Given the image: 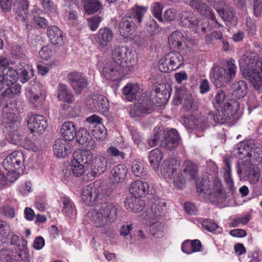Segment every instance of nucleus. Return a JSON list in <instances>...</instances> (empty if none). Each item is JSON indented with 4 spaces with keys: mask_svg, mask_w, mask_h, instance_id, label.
Segmentation results:
<instances>
[{
    "mask_svg": "<svg viewBox=\"0 0 262 262\" xmlns=\"http://www.w3.org/2000/svg\"><path fill=\"white\" fill-rule=\"evenodd\" d=\"M255 53L246 52L239 61L245 78L252 84L254 89L262 91V62L257 61Z\"/></svg>",
    "mask_w": 262,
    "mask_h": 262,
    "instance_id": "1",
    "label": "nucleus"
},
{
    "mask_svg": "<svg viewBox=\"0 0 262 262\" xmlns=\"http://www.w3.org/2000/svg\"><path fill=\"white\" fill-rule=\"evenodd\" d=\"M118 207L111 203H102L98 209L89 211L85 216L88 222L94 227L106 231L117 217Z\"/></svg>",
    "mask_w": 262,
    "mask_h": 262,
    "instance_id": "2",
    "label": "nucleus"
},
{
    "mask_svg": "<svg viewBox=\"0 0 262 262\" xmlns=\"http://www.w3.org/2000/svg\"><path fill=\"white\" fill-rule=\"evenodd\" d=\"M147 10V7L142 6H135L128 10L119 24V31L121 35L124 37L131 35L141 23Z\"/></svg>",
    "mask_w": 262,
    "mask_h": 262,
    "instance_id": "3",
    "label": "nucleus"
},
{
    "mask_svg": "<svg viewBox=\"0 0 262 262\" xmlns=\"http://www.w3.org/2000/svg\"><path fill=\"white\" fill-rule=\"evenodd\" d=\"M196 190L199 195L206 197L208 196L212 202H219L224 198V193L221 181L215 179L212 181L203 179L197 181Z\"/></svg>",
    "mask_w": 262,
    "mask_h": 262,
    "instance_id": "4",
    "label": "nucleus"
},
{
    "mask_svg": "<svg viewBox=\"0 0 262 262\" xmlns=\"http://www.w3.org/2000/svg\"><path fill=\"white\" fill-rule=\"evenodd\" d=\"M236 70L235 64L231 60L224 67L215 66L212 69V81L216 86H222L234 78Z\"/></svg>",
    "mask_w": 262,
    "mask_h": 262,
    "instance_id": "5",
    "label": "nucleus"
},
{
    "mask_svg": "<svg viewBox=\"0 0 262 262\" xmlns=\"http://www.w3.org/2000/svg\"><path fill=\"white\" fill-rule=\"evenodd\" d=\"M133 70V66L125 67L115 61L110 60L104 64L102 74L106 79L115 81L121 79Z\"/></svg>",
    "mask_w": 262,
    "mask_h": 262,
    "instance_id": "6",
    "label": "nucleus"
},
{
    "mask_svg": "<svg viewBox=\"0 0 262 262\" xmlns=\"http://www.w3.org/2000/svg\"><path fill=\"white\" fill-rule=\"evenodd\" d=\"M239 108L238 102L233 101L232 103L227 102L224 104L223 107L216 108L214 113H208V119H213L216 123L223 124L230 120Z\"/></svg>",
    "mask_w": 262,
    "mask_h": 262,
    "instance_id": "7",
    "label": "nucleus"
},
{
    "mask_svg": "<svg viewBox=\"0 0 262 262\" xmlns=\"http://www.w3.org/2000/svg\"><path fill=\"white\" fill-rule=\"evenodd\" d=\"M92 159V154L88 150H78L73 153V159L69 166L72 171V174L75 177L81 176L86 169L84 165L88 164Z\"/></svg>",
    "mask_w": 262,
    "mask_h": 262,
    "instance_id": "8",
    "label": "nucleus"
},
{
    "mask_svg": "<svg viewBox=\"0 0 262 262\" xmlns=\"http://www.w3.org/2000/svg\"><path fill=\"white\" fill-rule=\"evenodd\" d=\"M155 104V100L150 93H143L139 96L134 107L130 110V115L132 117H135L140 116L143 114H149Z\"/></svg>",
    "mask_w": 262,
    "mask_h": 262,
    "instance_id": "9",
    "label": "nucleus"
},
{
    "mask_svg": "<svg viewBox=\"0 0 262 262\" xmlns=\"http://www.w3.org/2000/svg\"><path fill=\"white\" fill-rule=\"evenodd\" d=\"M86 168L88 180H93L95 178L104 173L107 169V159L103 156H97L88 163Z\"/></svg>",
    "mask_w": 262,
    "mask_h": 262,
    "instance_id": "10",
    "label": "nucleus"
},
{
    "mask_svg": "<svg viewBox=\"0 0 262 262\" xmlns=\"http://www.w3.org/2000/svg\"><path fill=\"white\" fill-rule=\"evenodd\" d=\"M85 104L88 108L93 112L104 113L109 108L107 99L104 96L98 95H91L85 100Z\"/></svg>",
    "mask_w": 262,
    "mask_h": 262,
    "instance_id": "11",
    "label": "nucleus"
},
{
    "mask_svg": "<svg viewBox=\"0 0 262 262\" xmlns=\"http://www.w3.org/2000/svg\"><path fill=\"white\" fill-rule=\"evenodd\" d=\"M25 94L29 101L35 107L41 106L46 97L44 89L39 83L27 88Z\"/></svg>",
    "mask_w": 262,
    "mask_h": 262,
    "instance_id": "12",
    "label": "nucleus"
},
{
    "mask_svg": "<svg viewBox=\"0 0 262 262\" xmlns=\"http://www.w3.org/2000/svg\"><path fill=\"white\" fill-rule=\"evenodd\" d=\"M112 61L126 66H133L131 60L133 58L132 51L127 47L117 46L112 51Z\"/></svg>",
    "mask_w": 262,
    "mask_h": 262,
    "instance_id": "13",
    "label": "nucleus"
},
{
    "mask_svg": "<svg viewBox=\"0 0 262 262\" xmlns=\"http://www.w3.org/2000/svg\"><path fill=\"white\" fill-rule=\"evenodd\" d=\"M101 196V189L93 185H89L82 188L81 198L85 205H93L97 203Z\"/></svg>",
    "mask_w": 262,
    "mask_h": 262,
    "instance_id": "14",
    "label": "nucleus"
},
{
    "mask_svg": "<svg viewBox=\"0 0 262 262\" xmlns=\"http://www.w3.org/2000/svg\"><path fill=\"white\" fill-rule=\"evenodd\" d=\"M25 161L24 154L20 151H15L9 155L3 163L4 168L7 170H18Z\"/></svg>",
    "mask_w": 262,
    "mask_h": 262,
    "instance_id": "15",
    "label": "nucleus"
},
{
    "mask_svg": "<svg viewBox=\"0 0 262 262\" xmlns=\"http://www.w3.org/2000/svg\"><path fill=\"white\" fill-rule=\"evenodd\" d=\"M89 123L93 136L98 140H103L106 136L104 126L101 123L102 119L98 116L93 115L86 119Z\"/></svg>",
    "mask_w": 262,
    "mask_h": 262,
    "instance_id": "16",
    "label": "nucleus"
},
{
    "mask_svg": "<svg viewBox=\"0 0 262 262\" xmlns=\"http://www.w3.org/2000/svg\"><path fill=\"white\" fill-rule=\"evenodd\" d=\"M214 7L223 20L233 23L236 21L237 17L235 12L229 4L223 1H219L215 3Z\"/></svg>",
    "mask_w": 262,
    "mask_h": 262,
    "instance_id": "17",
    "label": "nucleus"
},
{
    "mask_svg": "<svg viewBox=\"0 0 262 262\" xmlns=\"http://www.w3.org/2000/svg\"><path fill=\"white\" fill-rule=\"evenodd\" d=\"M28 128L32 133H36L42 134L47 126V121L42 115H32L28 121Z\"/></svg>",
    "mask_w": 262,
    "mask_h": 262,
    "instance_id": "18",
    "label": "nucleus"
},
{
    "mask_svg": "<svg viewBox=\"0 0 262 262\" xmlns=\"http://www.w3.org/2000/svg\"><path fill=\"white\" fill-rule=\"evenodd\" d=\"M70 84L76 95H80L86 88L88 80L84 75L80 73L75 72L68 75Z\"/></svg>",
    "mask_w": 262,
    "mask_h": 262,
    "instance_id": "19",
    "label": "nucleus"
},
{
    "mask_svg": "<svg viewBox=\"0 0 262 262\" xmlns=\"http://www.w3.org/2000/svg\"><path fill=\"white\" fill-rule=\"evenodd\" d=\"M162 139V146L168 149L176 148L179 143L178 132L174 128L168 130L166 132L164 131Z\"/></svg>",
    "mask_w": 262,
    "mask_h": 262,
    "instance_id": "20",
    "label": "nucleus"
},
{
    "mask_svg": "<svg viewBox=\"0 0 262 262\" xmlns=\"http://www.w3.org/2000/svg\"><path fill=\"white\" fill-rule=\"evenodd\" d=\"M183 166L184 177L180 178H174L173 181L176 184L178 183L183 184L185 181V178L188 180H194L196 178L198 170V167L195 164L190 161H186L184 162Z\"/></svg>",
    "mask_w": 262,
    "mask_h": 262,
    "instance_id": "21",
    "label": "nucleus"
},
{
    "mask_svg": "<svg viewBox=\"0 0 262 262\" xmlns=\"http://www.w3.org/2000/svg\"><path fill=\"white\" fill-rule=\"evenodd\" d=\"M54 155L59 158H64L71 152V144L70 141L62 138L57 139L53 145Z\"/></svg>",
    "mask_w": 262,
    "mask_h": 262,
    "instance_id": "22",
    "label": "nucleus"
},
{
    "mask_svg": "<svg viewBox=\"0 0 262 262\" xmlns=\"http://www.w3.org/2000/svg\"><path fill=\"white\" fill-rule=\"evenodd\" d=\"M253 148L252 140L242 141L235 146L233 154L237 158L242 159L246 157H251L252 155L250 152Z\"/></svg>",
    "mask_w": 262,
    "mask_h": 262,
    "instance_id": "23",
    "label": "nucleus"
},
{
    "mask_svg": "<svg viewBox=\"0 0 262 262\" xmlns=\"http://www.w3.org/2000/svg\"><path fill=\"white\" fill-rule=\"evenodd\" d=\"M15 111L16 110L8 105L3 108L2 121L6 128L13 129L15 126H17L19 124V122L16 120Z\"/></svg>",
    "mask_w": 262,
    "mask_h": 262,
    "instance_id": "24",
    "label": "nucleus"
},
{
    "mask_svg": "<svg viewBox=\"0 0 262 262\" xmlns=\"http://www.w3.org/2000/svg\"><path fill=\"white\" fill-rule=\"evenodd\" d=\"M150 94L152 97H156L154 100L155 103H157V105H161L166 102L170 97V86L165 84H160L155 91L150 93Z\"/></svg>",
    "mask_w": 262,
    "mask_h": 262,
    "instance_id": "25",
    "label": "nucleus"
},
{
    "mask_svg": "<svg viewBox=\"0 0 262 262\" xmlns=\"http://www.w3.org/2000/svg\"><path fill=\"white\" fill-rule=\"evenodd\" d=\"M189 5L196 10L201 15L203 16H210L211 20H212L216 26H220V24L218 23L216 18L212 15V12L210 6L200 1L191 0L189 3Z\"/></svg>",
    "mask_w": 262,
    "mask_h": 262,
    "instance_id": "26",
    "label": "nucleus"
},
{
    "mask_svg": "<svg viewBox=\"0 0 262 262\" xmlns=\"http://www.w3.org/2000/svg\"><path fill=\"white\" fill-rule=\"evenodd\" d=\"M77 141L80 144L85 146L84 150H90L94 149L96 147V143L94 140L92 139L91 136L88 133L87 130L80 128L76 133Z\"/></svg>",
    "mask_w": 262,
    "mask_h": 262,
    "instance_id": "27",
    "label": "nucleus"
},
{
    "mask_svg": "<svg viewBox=\"0 0 262 262\" xmlns=\"http://www.w3.org/2000/svg\"><path fill=\"white\" fill-rule=\"evenodd\" d=\"M167 210V204L165 200L160 199H156L148 211L149 218L162 216L166 212Z\"/></svg>",
    "mask_w": 262,
    "mask_h": 262,
    "instance_id": "28",
    "label": "nucleus"
},
{
    "mask_svg": "<svg viewBox=\"0 0 262 262\" xmlns=\"http://www.w3.org/2000/svg\"><path fill=\"white\" fill-rule=\"evenodd\" d=\"M149 191L147 183L137 180L133 182L129 188V192L134 197L140 198L145 196Z\"/></svg>",
    "mask_w": 262,
    "mask_h": 262,
    "instance_id": "29",
    "label": "nucleus"
},
{
    "mask_svg": "<svg viewBox=\"0 0 262 262\" xmlns=\"http://www.w3.org/2000/svg\"><path fill=\"white\" fill-rule=\"evenodd\" d=\"M60 133L63 139L70 142L72 141L76 135V125L73 122L66 121L61 125Z\"/></svg>",
    "mask_w": 262,
    "mask_h": 262,
    "instance_id": "30",
    "label": "nucleus"
},
{
    "mask_svg": "<svg viewBox=\"0 0 262 262\" xmlns=\"http://www.w3.org/2000/svg\"><path fill=\"white\" fill-rule=\"evenodd\" d=\"M113 34L108 28L100 29L96 37L98 45L102 48L106 47L112 39Z\"/></svg>",
    "mask_w": 262,
    "mask_h": 262,
    "instance_id": "31",
    "label": "nucleus"
},
{
    "mask_svg": "<svg viewBox=\"0 0 262 262\" xmlns=\"http://www.w3.org/2000/svg\"><path fill=\"white\" fill-rule=\"evenodd\" d=\"M124 203L126 208L128 211L134 212L142 210L144 207L143 200L133 196L127 197Z\"/></svg>",
    "mask_w": 262,
    "mask_h": 262,
    "instance_id": "32",
    "label": "nucleus"
},
{
    "mask_svg": "<svg viewBox=\"0 0 262 262\" xmlns=\"http://www.w3.org/2000/svg\"><path fill=\"white\" fill-rule=\"evenodd\" d=\"M1 72L4 83L7 86L12 85L18 79V72L11 67L3 68Z\"/></svg>",
    "mask_w": 262,
    "mask_h": 262,
    "instance_id": "33",
    "label": "nucleus"
},
{
    "mask_svg": "<svg viewBox=\"0 0 262 262\" xmlns=\"http://www.w3.org/2000/svg\"><path fill=\"white\" fill-rule=\"evenodd\" d=\"M180 22L182 26L188 27H195L197 24V17L194 13L189 11H184L180 14Z\"/></svg>",
    "mask_w": 262,
    "mask_h": 262,
    "instance_id": "34",
    "label": "nucleus"
},
{
    "mask_svg": "<svg viewBox=\"0 0 262 262\" xmlns=\"http://www.w3.org/2000/svg\"><path fill=\"white\" fill-rule=\"evenodd\" d=\"M232 95L236 98H243L247 94L248 88L247 84L243 80H239L233 83L231 86Z\"/></svg>",
    "mask_w": 262,
    "mask_h": 262,
    "instance_id": "35",
    "label": "nucleus"
},
{
    "mask_svg": "<svg viewBox=\"0 0 262 262\" xmlns=\"http://www.w3.org/2000/svg\"><path fill=\"white\" fill-rule=\"evenodd\" d=\"M48 36L54 45H61L63 42V35L61 30L57 26H52L48 28Z\"/></svg>",
    "mask_w": 262,
    "mask_h": 262,
    "instance_id": "36",
    "label": "nucleus"
},
{
    "mask_svg": "<svg viewBox=\"0 0 262 262\" xmlns=\"http://www.w3.org/2000/svg\"><path fill=\"white\" fill-rule=\"evenodd\" d=\"M176 97L180 103H183L184 106L186 110H191L192 111L198 110V103L193 99L192 96L190 94H186L183 96V98H181L179 96V92H177Z\"/></svg>",
    "mask_w": 262,
    "mask_h": 262,
    "instance_id": "37",
    "label": "nucleus"
},
{
    "mask_svg": "<svg viewBox=\"0 0 262 262\" xmlns=\"http://www.w3.org/2000/svg\"><path fill=\"white\" fill-rule=\"evenodd\" d=\"M140 88L137 84L127 83L122 89V93L126 100L132 101L140 93Z\"/></svg>",
    "mask_w": 262,
    "mask_h": 262,
    "instance_id": "38",
    "label": "nucleus"
},
{
    "mask_svg": "<svg viewBox=\"0 0 262 262\" xmlns=\"http://www.w3.org/2000/svg\"><path fill=\"white\" fill-rule=\"evenodd\" d=\"M127 171V170L125 165H118L112 169L110 178L113 183L120 182L124 179Z\"/></svg>",
    "mask_w": 262,
    "mask_h": 262,
    "instance_id": "39",
    "label": "nucleus"
},
{
    "mask_svg": "<svg viewBox=\"0 0 262 262\" xmlns=\"http://www.w3.org/2000/svg\"><path fill=\"white\" fill-rule=\"evenodd\" d=\"M57 98L60 101L71 103L74 100V96L69 90L67 86L62 83L58 85L57 88Z\"/></svg>",
    "mask_w": 262,
    "mask_h": 262,
    "instance_id": "40",
    "label": "nucleus"
},
{
    "mask_svg": "<svg viewBox=\"0 0 262 262\" xmlns=\"http://www.w3.org/2000/svg\"><path fill=\"white\" fill-rule=\"evenodd\" d=\"M244 177L251 184H256L259 180L260 172L258 167L251 165L244 172Z\"/></svg>",
    "mask_w": 262,
    "mask_h": 262,
    "instance_id": "41",
    "label": "nucleus"
},
{
    "mask_svg": "<svg viewBox=\"0 0 262 262\" xmlns=\"http://www.w3.org/2000/svg\"><path fill=\"white\" fill-rule=\"evenodd\" d=\"M166 56L174 70H177L183 64V57L179 52H171L166 54Z\"/></svg>",
    "mask_w": 262,
    "mask_h": 262,
    "instance_id": "42",
    "label": "nucleus"
},
{
    "mask_svg": "<svg viewBox=\"0 0 262 262\" xmlns=\"http://www.w3.org/2000/svg\"><path fill=\"white\" fill-rule=\"evenodd\" d=\"M17 70H20V81L23 83H26L27 82L31 77L34 75L33 71L32 69H29L30 72H28L29 69L28 64L25 61H23L21 63H18L17 64Z\"/></svg>",
    "mask_w": 262,
    "mask_h": 262,
    "instance_id": "43",
    "label": "nucleus"
},
{
    "mask_svg": "<svg viewBox=\"0 0 262 262\" xmlns=\"http://www.w3.org/2000/svg\"><path fill=\"white\" fill-rule=\"evenodd\" d=\"M148 158L151 166L155 170H157L162 159L161 150L158 148L153 149L149 152Z\"/></svg>",
    "mask_w": 262,
    "mask_h": 262,
    "instance_id": "44",
    "label": "nucleus"
},
{
    "mask_svg": "<svg viewBox=\"0 0 262 262\" xmlns=\"http://www.w3.org/2000/svg\"><path fill=\"white\" fill-rule=\"evenodd\" d=\"M102 6L98 0H84V8L88 14L97 12Z\"/></svg>",
    "mask_w": 262,
    "mask_h": 262,
    "instance_id": "45",
    "label": "nucleus"
},
{
    "mask_svg": "<svg viewBox=\"0 0 262 262\" xmlns=\"http://www.w3.org/2000/svg\"><path fill=\"white\" fill-rule=\"evenodd\" d=\"M226 165L227 169H226L224 171V178L226 183L229 188L230 193H232L235 190V187L233 180L231 178V166L230 163L228 161H226Z\"/></svg>",
    "mask_w": 262,
    "mask_h": 262,
    "instance_id": "46",
    "label": "nucleus"
},
{
    "mask_svg": "<svg viewBox=\"0 0 262 262\" xmlns=\"http://www.w3.org/2000/svg\"><path fill=\"white\" fill-rule=\"evenodd\" d=\"M184 40V38L182 33L178 31L172 32L168 38L169 44L171 45V47L173 48L180 47Z\"/></svg>",
    "mask_w": 262,
    "mask_h": 262,
    "instance_id": "47",
    "label": "nucleus"
},
{
    "mask_svg": "<svg viewBox=\"0 0 262 262\" xmlns=\"http://www.w3.org/2000/svg\"><path fill=\"white\" fill-rule=\"evenodd\" d=\"M131 170L137 177H144L146 174L143 163L140 160H134L132 164Z\"/></svg>",
    "mask_w": 262,
    "mask_h": 262,
    "instance_id": "48",
    "label": "nucleus"
},
{
    "mask_svg": "<svg viewBox=\"0 0 262 262\" xmlns=\"http://www.w3.org/2000/svg\"><path fill=\"white\" fill-rule=\"evenodd\" d=\"M154 135L151 136L148 140V144L150 147H154L158 144V143H160L162 146V136L164 135V130L162 128H155Z\"/></svg>",
    "mask_w": 262,
    "mask_h": 262,
    "instance_id": "49",
    "label": "nucleus"
},
{
    "mask_svg": "<svg viewBox=\"0 0 262 262\" xmlns=\"http://www.w3.org/2000/svg\"><path fill=\"white\" fill-rule=\"evenodd\" d=\"M226 100L225 93L222 90H219L213 101L214 107L217 109L223 107L224 104L228 102H225Z\"/></svg>",
    "mask_w": 262,
    "mask_h": 262,
    "instance_id": "50",
    "label": "nucleus"
},
{
    "mask_svg": "<svg viewBox=\"0 0 262 262\" xmlns=\"http://www.w3.org/2000/svg\"><path fill=\"white\" fill-rule=\"evenodd\" d=\"M202 226L204 229L214 233H220L222 232V229L218 225L210 220H205L202 222Z\"/></svg>",
    "mask_w": 262,
    "mask_h": 262,
    "instance_id": "51",
    "label": "nucleus"
},
{
    "mask_svg": "<svg viewBox=\"0 0 262 262\" xmlns=\"http://www.w3.org/2000/svg\"><path fill=\"white\" fill-rule=\"evenodd\" d=\"M61 202L63 204L62 213L67 216L70 217L73 212V205L71 201L67 198H62Z\"/></svg>",
    "mask_w": 262,
    "mask_h": 262,
    "instance_id": "52",
    "label": "nucleus"
},
{
    "mask_svg": "<svg viewBox=\"0 0 262 262\" xmlns=\"http://www.w3.org/2000/svg\"><path fill=\"white\" fill-rule=\"evenodd\" d=\"M163 9V5L159 3H154L151 6V10L153 15L160 22L163 21L162 16Z\"/></svg>",
    "mask_w": 262,
    "mask_h": 262,
    "instance_id": "53",
    "label": "nucleus"
},
{
    "mask_svg": "<svg viewBox=\"0 0 262 262\" xmlns=\"http://www.w3.org/2000/svg\"><path fill=\"white\" fill-rule=\"evenodd\" d=\"M164 229V226L162 223L156 222L152 224L150 231L154 236L160 237L163 236Z\"/></svg>",
    "mask_w": 262,
    "mask_h": 262,
    "instance_id": "54",
    "label": "nucleus"
},
{
    "mask_svg": "<svg viewBox=\"0 0 262 262\" xmlns=\"http://www.w3.org/2000/svg\"><path fill=\"white\" fill-rule=\"evenodd\" d=\"M168 61L166 56L159 61V69L162 72L168 73L174 71L170 62Z\"/></svg>",
    "mask_w": 262,
    "mask_h": 262,
    "instance_id": "55",
    "label": "nucleus"
},
{
    "mask_svg": "<svg viewBox=\"0 0 262 262\" xmlns=\"http://www.w3.org/2000/svg\"><path fill=\"white\" fill-rule=\"evenodd\" d=\"M107 156L110 157H115V158L123 159L125 158L124 154L120 151L118 148L114 146H111L106 150Z\"/></svg>",
    "mask_w": 262,
    "mask_h": 262,
    "instance_id": "56",
    "label": "nucleus"
},
{
    "mask_svg": "<svg viewBox=\"0 0 262 262\" xmlns=\"http://www.w3.org/2000/svg\"><path fill=\"white\" fill-rule=\"evenodd\" d=\"M41 58L44 60L49 59L53 55L52 46H47L43 47L39 52Z\"/></svg>",
    "mask_w": 262,
    "mask_h": 262,
    "instance_id": "57",
    "label": "nucleus"
},
{
    "mask_svg": "<svg viewBox=\"0 0 262 262\" xmlns=\"http://www.w3.org/2000/svg\"><path fill=\"white\" fill-rule=\"evenodd\" d=\"M42 4L44 9L51 14L56 15L57 13L56 7L51 0H43Z\"/></svg>",
    "mask_w": 262,
    "mask_h": 262,
    "instance_id": "58",
    "label": "nucleus"
},
{
    "mask_svg": "<svg viewBox=\"0 0 262 262\" xmlns=\"http://www.w3.org/2000/svg\"><path fill=\"white\" fill-rule=\"evenodd\" d=\"M102 18L100 16H95L88 19L89 26L92 31L96 30L99 26Z\"/></svg>",
    "mask_w": 262,
    "mask_h": 262,
    "instance_id": "59",
    "label": "nucleus"
},
{
    "mask_svg": "<svg viewBox=\"0 0 262 262\" xmlns=\"http://www.w3.org/2000/svg\"><path fill=\"white\" fill-rule=\"evenodd\" d=\"M246 30L248 32L253 35L256 31V25L254 20L250 17H247L246 19Z\"/></svg>",
    "mask_w": 262,
    "mask_h": 262,
    "instance_id": "60",
    "label": "nucleus"
},
{
    "mask_svg": "<svg viewBox=\"0 0 262 262\" xmlns=\"http://www.w3.org/2000/svg\"><path fill=\"white\" fill-rule=\"evenodd\" d=\"M130 134L132 137V139L134 143L137 144H139L142 139V136L136 128L132 127L130 130Z\"/></svg>",
    "mask_w": 262,
    "mask_h": 262,
    "instance_id": "61",
    "label": "nucleus"
},
{
    "mask_svg": "<svg viewBox=\"0 0 262 262\" xmlns=\"http://www.w3.org/2000/svg\"><path fill=\"white\" fill-rule=\"evenodd\" d=\"M16 170H8V172L6 176V180L10 183L15 181L19 177V173L16 172Z\"/></svg>",
    "mask_w": 262,
    "mask_h": 262,
    "instance_id": "62",
    "label": "nucleus"
},
{
    "mask_svg": "<svg viewBox=\"0 0 262 262\" xmlns=\"http://www.w3.org/2000/svg\"><path fill=\"white\" fill-rule=\"evenodd\" d=\"M33 20L35 24L40 28H45L48 26V21L43 17L34 16Z\"/></svg>",
    "mask_w": 262,
    "mask_h": 262,
    "instance_id": "63",
    "label": "nucleus"
},
{
    "mask_svg": "<svg viewBox=\"0 0 262 262\" xmlns=\"http://www.w3.org/2000/svg\"><path fill=\"white\" fill-rule=\"evenodd\" d=\"M253 12L256 17H260L262 12V2L255 1L253 5Z\"/></svg>",
    "mask_w": 262,
    "mask_h": 262,
    "instance_id": "64",
    "label": "nucleus"
}]
</instances>
